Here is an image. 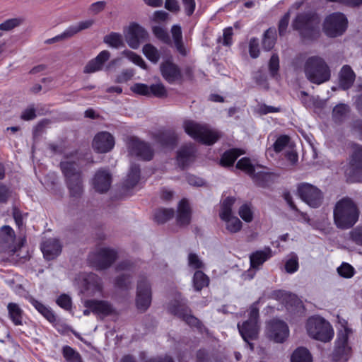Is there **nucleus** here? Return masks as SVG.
I'll return each instance as SVG.
<instances>
[{"mask_svg":"<svg viewBox=\"0 0 362 362\" xmlns=\"http://www.w3.org/2000/svg\"><path fill=\"white\" fill-rule=\"evenodd\" d=\"M334 221L339 229H349L358 221L360 211L357 204L349 197L339 200L334 208Z\"/></svg>","mask_w":362,"mask_h":362,"instance_id":"1","label":"nucleus"},{"mask_svg":"<svg viewBox=\"0 0 362 362\" xmlns=\"http://www.w3.org/2000/svg\"><path fill=\"white\" fill-rule=\"evenodd\" d=\"M319 16L311 12L298 13L292 22L293 30L298 32L303 39L313 40L320 35Z\"/></svg>","mask_w":362,"mask_h":362,"instance_id":"2","label":"nucleus"},{"mask_svg":"<svg viewBox=\"0 0 362 362\" xmlns=\"http://www.w3.org/2000/svg\"><path fill=\"white\" fill-rule=\"evenodd\" d=\"M304 71L308 79L316 84H321L329 80L331 72L326 62L320 57H309L304 66Z\"/></svg>","mask_w":362,"mask_h":362,"instance_id":"3","label":"nucleus"},{"mask_svg":"<svg viewBox=\"0 0 362 362\" xmlns=\"http://www.w3.org/2000/svg\"><path fill=\"white\" fill-rule=\"evenodd\" d=\"M258 301L252 303L250 307L249 318L241 325L238 324L239 332L245 341H246L250 349H253V344L250 341L257 338L259 334V309L257 308Z\"/></svg>","mask_w":362,"mask_h":362,"instance_id":"4","label":"nucleus"},{"mask_svg":"<svg viewBox=\"0 0 362 362\" xmlns=\"http://www.w3.org/2000/svg\"><path fill=\"white\" fill-rule=\"evenodd\" d=\"M184 128L192 138L206 145L214 144L220 137L218 132L192 120L185 121Z\"/></svg>","mask_w":362,"mask_h":362,"instance_id":"5","label":"nucleus"},{"mask_svg":"<svg viewBox=\"0 0 362 362\" xmlns=\"http://www.w3.org/2000/svg\"><path fill=\"white\" fill-rule=\"evenodd\" d=\"M306 328L311 337L324 342L329 341L334 336V331L330 324L320 317H310L308 320Z\"/></svg>","mask_w":362,"mask_h":362,"instance_id":"6","label":"nucleus"},{"mask_svg":"<svg viewBox=\"0 0 362 362\" xmlns=\"http://www.w3.org/2000/svg\"><path fill=\"white\" fill-rule=\"evenodd\" d=\"M351 329L343 327L337 332L334 349L332 354L334 362H346L351 356V347L349 344V337Z\"/></svg>","mask_w":362,"mask_h":362,"instance_id":"7","label":"nucleus"},{"mask_svg":"<svg viewBox=\"0 0 362 362\" xmlns=\"http://www.w3.org/2000/svg\"><path fill=\"white\" fill-rule=\"evenodd\" d=\"M117 257V252L109 247H100L90 253L88 262L98 270H103L110 267Z\"/></svg>","mask_w":362,"mask_h":362,"instance_id":"8","label":"nucleus"},{"mask_svg":"<svg viewBox=\"0 0 362 362\" xmlns=\"http://www.w3.org/2000/svg\"><path fill=\"white\" fill-rule=\"evenodd\" d=\"M169 310L170 313L185 321L189 326L202 328L201 321L191 314L192 310L185 301L174 300L169 305Z\"/></svg>","mask_w":362,"mask_h":362,"instance_id":"9","label":"nucleus"},{"mask_svg":"<svg viewBox=\"0 0 362 362\" xmlns=\"http://www.w3.org/2000/svg\"><path fill=\"white\" fill-rule=\"evenodd\" d=\"M347 26V19L341 13H334L328 16L323 24L325 33L332 37L342 35Z\"/></svg>","mask_w":362,"mask_h":362,"instance_id":"10","label":"nucleus"},{"mask_svg":"<svg viewBox=\"0 0 362 362\" xmlns=\"http://www.w3.org/2000/svg\"><path fill=\"white\" fill-rule=\"evenodd\" d=\"M297 191L300 198L310 207L317 208L322 204L323 194L317 187L303 182L298 185Z\"/></svg>","mask_w":362,"mask_h":362,"instance_id":"11","label":"nucleus"},{"mask_svg":"<svg viewBox=\"0 0 362 362\" xmlns=\"http://www.w3.org/2000/svg\"><path fill=\"white\" fill-rule=\"evenodd\" d=\"M151 286L146 276L139 278L136 288V305L141 311H146L151 303Z\"/></svg>","mask_w":362,"mask_h":362,"instance_id":"12","label":"nucleus"},{"mask_svg":"<svg viewBox=\"0 0 362 362\" xmlns=\"http://www.w3.org/2000/svg\"><path fill=\"white\" fill-rule=\"evenodd\" d=\"M127 147L131 154L144 160H151L153 157L154 151L150 144L136 137L132 136L128 139Z\"/></svg>","mask_w":362,"mask_h":362,"instance_id":"13","label":"nucleus"},{"mask_svg":"<svg viewBox=\"0 0 362 362\" xmlns=\"http://www.w3.org/2000/svg\"><path fill=\"white\" fill-rule=\"evenodd\" d=\"M272 296L274 298L281 301L286 310L291 313H300L303 309L302 301L295 294L279 290L274 291Z\"/></svg>","mask_w":362,"mask_h":362,"instance_id":"14","label":"nucleus"},{"mask_svg":"<svg viewBox=\"0 0 362 362\" xmlns=\"http://www.w3.org/2000/svg\"><path fill=\"white\" fill-rule=\"evenodd\" d=\"M267 329L268 337L277 343L284 341L289 334L286 323L278 319L271 320L268 323Z\"/></svg>","mask_w":362,"mask_h":362,"instance_id":"15","label":"nucleus"},{"mask_svg":"<svg viewBox=\"0 0 362 362\" xmlns=\"http://www.w3.org/2000/svg\"><path fill=\"white\" fill-rule=\"evenodd\" d=\"M0 238L2 239L6 244H8L7 248L4 249L2 246H0V250L11 257L15 255L16 252L22 247L25 240H22L18 245H14V240L16 239V234L14 230L9 226H4L0 229Z\"/></svg>","mask_w":362,"mask_h":362,"instance_id":"16","label":"nucleus"},{"mask_svg":"<svg viewBox=\"0 0 362 362\" xmlns=\"http://www.w3.org/2000/svg\"><path fill=\"white\" fill-rule=\"evenodd\" d=\"M148 37L147 31L136 23L129 25L125 35V39L128 45L132 49H137L140 44L146 41Z\"/></svg>","mask_w":362,"mask_h":362,"instance_id":"17","label":"nucleus"},{"mask_svg":"<svg viewBox=\"0 0 362 362\" xmlns=\"http://www.w3.org/2000/svg\"><path fill=\"white\" fill-rule=\"evenodd\" d=\"M133 264L129 261H123L117 266V271H124V272L119 275L115 279V286L122 290H128L131 288L132 283Z\"/></svg>","mask_w":362,"mask_h":362,"instance_id":"18","label":"nucleus"},{"mask_svg":"<svg viewBox=\"0 0 362 362\" xmlns=\"http://www.w3.org/2000/svg\"><path fill=\"white\" fill-rule=\"evenodd\" d=\"M160 69L162 76L169 83L172 84L182 80V74L180 67L172 60L167 59L163 62L160 65Z\"/></svg>","mask_w":362,"mask_h":362,"instance_id":"19","label":"nucleus"},{"mask_svg":"<svg viewBox=\"0 0 362 362\" xmlns=\"http://www.w3.org/2000/svg\"><path fill=\"white\" fill-rule=\"evenodd\" d=\"M112 175L108 170L100 168L94 175L92 179L93 189L98 193L107 192L110 188Z\"/></svg>","mask_w":362,"mask_h":362,"instance_id":"20","label":"nucleus"},{"mask_svg":"<svg viewBox=\"0 0 362 362\" xmlns=\"http://www.w3.org/2000/svg\"><path fill=\"white\" fill-rule=\"evenodd\" d=\"M196 151L195 146L192 144L182 146L177 152L178 166L184 170L192 164L196 158Z\"/></svg>","mask_w":362,"mask_h":362,"instance_id":"21","label":"nucleus"},{"mask_svg":"<svg viewBox=\"0 0 362 362\" xmlns=\"http://www.w3.org/2000/svg\"><path fill=\"white\" fill-rule=\"evenodd\" d=\"M115 146L113 136L107 132L98 133L93 141V148L98 153H107Z\"/></svg>","mask_w":362,"mask_h":362,"instance_id":"22","label":"nucleus"},{"mask_svg":"<svg viewBox=\"0 0 362 362\" xmlns=\"http://www.w3.org/2000/svg\"><path fill=\"white\" fill-rule=\"evenodd\" d=\"M62 246L59 240L49 238L44 241L41 245V250L45 258L52 260L59 256L62 252Z\"/></svg>","mask_w":362,"mask_h":362,"instance_id":"23","label":"nucleus"},{"mask_svg":"<svg viewBox=\"0 0 362 362\" xmlns=\"http://www.w3.org/2000/svg\"><path fill=\"white\" fill-rule=\"evenodd\" d=\"M110 52L108 50L100 52L95 58L90 60L85 66L83 72L91 74L102 70L104 64L109 60Z\"/></svg>","mask_w":362,"mask_h":362,"instance_id":"24","label":"nucleus"},{"mask_svg":"<svg viewBox=\"0 0 362 362\" xmlns=\"http://www.w3.org/2000/svg\"><path fill=\"white\" fill-rule=\"evenodd\" d=\"M154 139L163 147L173 148L177 145L178 136L173 129H169L155 134Z\"/></svg>","mask_w":362,"mask_h":362,"instance_id":"25","label":"nucleus"},{"mask_svg":"<svg viewBox=\"0 0 362 362\" xmlns=\"http://www.w3.org/2000/svg\"><path fill=\"white\" fill-rule=\"evenodd\" d=\"M85 306L98 315L107 316L114 311L112 305L105 300H88L85 302Z\"/></svg>","mask_w":362,"mask_h":362,"instance_id":"26","label":"nucleus"},{"mask_svg":"<svg viewBox=\"0 0 362 362\" xmlns=\"http://www.w3.org/2000/svg\"><path fill=\"white\" fill-rule=\"evenodd\" d=\"M60 169L65 177V181L83 177L80 165L74 161H62Z\"/></svg>","mask_w":362,"mask_h":362,"instance_id":"27","label":"nucleus"},{"mask_svg":"<svg viewBox=\"0 0 362 362\" xmlns=\"http://www.w3.org/2000/svg\"><path fill=\"white\" fill-rule=\"evenodd\" d=\"M272 257V250L269 247L262 250H257L250 255V266L252 269H259V267Z\"/></svg>","mask_w":362,"mask_h":362,"instance_id":"28","label":"nucleus"},{"mask_svg":"<svg viewBox=\"0 0 362 362\" xmlns=\"http://www.w3.org/2000/svg\"><path fill=\"white\" fill-rule=\"evenodd\" d=\"M356 75L351 67L349 65H344L340 70L339 74V85L343 90L350 88L354 81Z\"/></svg>","mask_w":362,"mask_h":362,"instance_id":"29","label":"nucleus"},{"mask_svg":"<svg viewBox=\"0 0 362 362\" xmlns=\"http://www.w3.org/2000/svg\"><path fill=\"white\" fill-rule=\"evenodd\" d=\"M191 219V210L186 199H182L178 205L177 222L180 226H187Z\"/></svg>","mask_w":362,"mask_h":362,"instance_id":"30","label":"nucleus"},{"mask_svg":"<svg viewBox=\"0 0 362 362\" xmlns=\"http://www.w3.org/2000/svg\"><path fill=\"white\" fill-rule=\"evenodd\" d=\"M141 177V170L139 165H131L127 178L124 181L123 186L129 189L134 187L139 182Z\"/></svg>","mask_w":362,"mask_h":362,"instance_id":"31","label":"nucleus"},{"mask_svg":"<svg viewBox=\"0 0 362 362\" xmlns=\"http://www.w3.org/2000/svg\"><path fill=\"white\" fill-rule=\"evenodd\" d=\"M8 317L16 326L23 325V310L16 303H9L7 305Z\"/></svg>","mask_w":362,"mask_h":362,"instance_id":"32","label":"nucleus"},{"mask_svg":"<svg viewBox=\"0 0 362 362\" xmlns=\"http://www.w3.org/2000/svg\"><path fill=\"white\" fill-rule=\"evenodd\" d=\"M70 196L74 198H80L83 193V177L74 179H69L66 181Z\"/></svg>","mask_w":362,"mask_h":362,"instance_id":"33","label":"nucleus"},{"mask_svg":"<svg viewBox=\"0 0 362 362\" xmlns=\"http://www.w3.org/2000/svg\"><path fill=\"white\" fill-rule=\"evenodd\" d=\"M171 33L173 42L177 51L182 56L187 55V50L182 41V34L181 27L174 25L171 28Z\"/></svg>","mask_w":362,"mask_h":362,"instance_id":"34","label":"nucleus"},{"mask_svg":"<svg viewBox=\"0 0 362 362\" xmlns=\"http://www.w3.org/2000/svg\"><path fill=\"white\" fill-rule=\"evenodd\" d=\"M349 107L344 103L337 105L332 110V119L337 124L342 123L348 117Z\"/></svg>","mask_w":362,"mask_h":362,"instance_id":"35","label":"nucleus"},{"mask_svg":"<svg viewBox=\"0 0 362 362\" xmlns=\"http://www.w3.org/2000/svg\"><path fill=\"white\" fill-rule=\"evenodd\" d=\"M243 153V151L238 148L226 151L222 155L220 163L223 166H232L236 159Z\"/></svg>","mask_w":362,"mask_h":362,"instance_id":"36","label":"nucleus"},{"mask_svg":"<svg viewBox=\"0 0 362 362\" xmlns=\"http://www.w3.org/2000/svg\"><path fill=\"white\" fill-rule=\"evenodd\" d=\"M30 303L49 322H55L56 316L49 308L34 298L30 300Z\"/></svg>","mask_w":362,"mask_h":362,"instance_id":"37","label":"nucleus"},{"mask_svg":"<svg viewBox=\"0 0 362 362\" xmlns=\"http://www.w3.org/2000/svg\"><path fill=\"white\" fill-rule=\"evenodd\" d=\"M350 165L355 170H362V146L354 144L353 153L349 162Z\"/></svg>","mask_w":362,"mask_h":362,"instance_id":"38","label":"nucleus"},{"mask_svg":"<svg viewBox=\"0 0 362 362\" xmlns=\"http://www.w3.org/2000/svg\"><path fill=\"white\" fill-rule=\"evenodd\" d=\"M291 362H313V358L306 348L298 347L293 352Z\"/></svg>","mask_w":362,"mask_h":362,"instance_id":"39","label":"nucleus"},{"mask_svg":"<svg viewBox=\"0 0 362 362\" xmlns=\"http://www.w3.org/2000/svg\"><path fill=\"white\" fill-rule=\"evenodd\" d=\"M103 42L113 48H119L124 46L122 35L120 33L112 32L103 38Z\"/></svg>","mask_w":362,"mask_h":362,"instance_id":"40","label":"nucleus"},{"mask_svg":"<svg viewBox=\"0 0 362 362\" xmlns=\"http://www.w3.org/2000/svg\"><path fill=\"white\" fill-rule=\"evenodd\" d=\"M209 284V277L202 271H196L193 276V286L194 290L200 291Z\"/></svg>","mask_w":362,"mask_h":362,"instance_id":"41","label":"nucleus"},{"mask_svg":"<svg viewBox=\"0 0 362 362\" xmlns=\"http://www.w3.org/2000/svg\"><path fill=\"white\" fill-rule=\"evenodd\" d=\"M276 42V30L275 29L269 28L264 34L262 40V47L266 51L272 49Z\"/></svg>","mask_w":362,"mask_h":362,"instance_id":"42","label":"nucleus"},{"mask_svg":"<svg viewBox=\"0 0 362 362\" xmlns=\"http://www.w3.org/2000/svg\"><path fill=\"white\" fill-rule=\"evenodd\" d=\"M174 210L172 209H159L154 213V221L158 223H164L174 216Z\"/></svg>","mask_w":362,"mask_h":362,"instance_id":"43","label":"nucleus"},{"mask_svg":"<svg viewBox=\"0 0 362 362\" xmlns=\"http://www.w3.org/2000/svg\"><path fill=\"white\" fill-rule=\"evenodd\" d=\"M235 199L232 197H228L226 198L222 204L221 209L219 214L220 218L221 219H227L228 216H230L232 214V206L235 203Z\"/></svg>","mask_w":362,"mask_h":362,"instance_id":"44","label":"nucleus"},{"mask_svg":"<svg viewBox=\"0 0 362 362\" xmlns=\"http://www.w3.org/2000/svg\"><path fill=\"white\" fill-rule=\"evenodd\" d=\"M143 53L152 63L156 64L160 59L159 51L151 44H146L143 47Z\"/></svg>","mask_w":362,"mask_h":362,"instance_id":"45","label":"nucleus"},{"mask_svg":"<svg viewBox=\"0 0 362 362\" xmlns=\"http://www.w3.org/2000/svg\"><path fill=\"white\" fill-rule=\"evenodd\" d=\"M236 168L243 170L253 178L255 177V166L252 164L250 158H248L245 157L240 159L236 163Z\"/></svg>","mask_w":362,"mask_h":362,"instance_id":"46","label":"nucleus"},{"mask_svg":"<svg viewBox=\"0 0 362 362\" xmlns=\"http://www.w3.org/2000/svg\"><path fill=\"white\" fill-rule=\"evenodd\" d=\"M87 288H92L94 291H100L102 290L101 279L96 274L90 273L85 279Z\"/></svg>","mask_w":362,"mask_h":362,"instance_id":"47","label":"nucleus"},{"mask_svg":"<svg viewBox=\"0 0 362 362\" xmlns=\"http://www.w3.org/2000/svg\"><path fill=\"white\" fill-rule=\"evenodd\" d=\"M95 21L92 19L86 20L83 21H80L77 24L72 25L67 28L71 37H73L74 35L78 33L90 28L93 24Z\"/></svg>","mask_w":362,"mask_h":362,"instance_id":"48","label":"nucleus"},{"mask_svg":"<svg viewBox=\"0 0 362 362\" xmlns=\"http://www.w3.org/2000/svg\"><path fill=\"white\" fill-rule=\"evenodd\" d=\"M168 95V92L161 83L149 86V97L154 96L158 98H164Z\"/></svg>","mask_w":362,"mask_h":362,"instance_id":"49","label":"nucleus"},{"mask_svg":"<svg viewBox=\"0 0 362 362\" xmlns=\"http://www.w3.org/2000/svg\"><path fill=\"white\" fill-rule=\"evenodd\" d=\"M63 356L68 362H81V357L78 352L69 346H65L62 349Z\"/></svg>","mask_w":362,"mask_h":362,"instance_id":"50","label":"nucleus"},{"mask_svg":"<svg viewBox=\"0 0 362 362\" xmlns=\"http://www.w3.org/2000/svg\"><path fill=\"white\" fill-rule=\"evenodd\" d=\"M222 220L226 222V228L232 233H237L242 228V222L237 217L230 216L227 219Z\"/></svg>","mask_w":362,"mask_h":362,"instance_id":"51","label":"nucleus"},{"mask_svg":"<svg viewBox=\"0 0 362 362\" xmlns=\"http://www.w3.org/2000/svg\"><path fill=\"white\" fill-rule=\"evenodd\" d=\"M122 54L127 59H129L131 62H132L134 64H136L137 66H140L144 69H146V64L144 60L142 59L141 56L138 55L135 52L126 49L124 50Z\"/></svg>","mask_w":362,"mask_h":362,"instance_id":"52","label":"nucleus"},{"mask_svg":"<svg viewBox=\"0 0 362 362\" xmlns=\"http://www.w3.org/2000/svg\"><path fill=\"white\" fill-rule=\"evenodd\" d=\"M153 33L155 36L162 41L163 42L170 45L171 39L167 30L160 26H154L153 28Z\"/></svg>","mask_w":362,"mask_h":362,"instance_id":"53","label":"nucleus"},{"mask_svg":"<svg viewBox=\"0 0 362 362\" xmlns=\"http://www.w3.org/2000/svg\"><path fill=\"white\" fill-rule=\"evenodd\" d=\"M238 214L242 219L247 223L251 222L253 219V212L250 204H243L239 209Z\"/></svg>","mask_w":362,"mask_h":362,"instance_id":"54","label":"nucleus"},{"mask_svg":"<svg viewBox=\"0 0 362 362\" xmlns=\"http://www.w3.org/2000/svg\"><path fill=\"white\" fill-rule=\"evenodd\" d=\"M107 3L105 1H98L91 4L88 8V13L91 16L98 15L105 10Z\"/></svg>","mask_w":362,"mask_h":362,"instance_id":"55","label":"nucleus"},{"mask_svg":"<svg viewBox=\"0 0 362 362\" xmlns=\"http://www.w3.org/2000/svg\"><path fill=\"white\" fill-rule=\"evenodd\" d=\"M279 69V59L276 54H273L269 62V70L270 75L272 77H276L278 75Z\"/></svg>","mask_w":362,"mask_h":362,"instance_id":"56","label":"nucleus"},{"mask_svg":"<svg viewBox=\"0 0 362 362\" xmlns=\"http://www.w3.org/2000/svg\"><path fill=\"white\" fill-rule=\"evenodd\" d=\"M338 274L344 278H351L354 274V267L348 263H342L340 267L337 268Z\"/></svg>","mask_w":362,"mask_h":362,"instance_id":"57","label":"nucleus"},{"mask_svg":"<svg viewBox=\"0 0 362 362\" xmlns=\"http://www.w3.org/2000/svg\"><path fill=\"white\" fill-rule=\"evenodd\" d=\"M22 21L19 18H11L0 24V31H10L21 25Z\"/></svg>","mask_w":362,"mask_h":362,"instance_id":"58","label":"nucleus"},{"mask_svg":"<svg viewBox=\"0 0 362 362\" xmlns=\"http://www.w3.org/2000/svg\"><path fill=\"white\" fill-rule=\"evenodd\" d=\"M290 138L286 135H281L277 138L273 144L274 150L276 153H280L288 145Z\"/></svg>","mask_w":362,"mask_h":362,"instance_id":"59","label":"nucleus"},{"mask_svg":"<svg viewBox=\"0 0 362 362\" xmlns=\"http://www.w3.org/2000/svg\"><path fill=\"white\" fill-rule=\"evenodd\" d=\"M130 89L137 95L149 97V86L146 84L136 83L132 86Z\"/></svg>","mask_w":362,"mask_h":362,"instance_id":"60","label":"nucleus"},{"mask_svg":"<svg viewBox=\"0 0 362 362\" xmlns=\"http://www.w3.org/2000/svg\"><path fill=\"white\" fill-rule=\"evenodd\" d=\"M56 303L59 307L66 310H69L71 309V298L66 294L60 295L57 298Z\"/></svg>","mask_w":362,"mask_h":362,"instance_id":"61","label":"nucleus"},{"mask_svg":"<svg viewBox=\"0 0 362 362\" xmlns=\"http://www.w3.org/2000/svg\"><path fill=\"white\" fill-rule=\"evenodd\" d=\"M298 259L296 255H293L286 262L285 269L288 273H294L298 269Z\"/></svg>","mask_w":362,"mask_h":362,"instance_id":"62","label":"nucleus"},{"mask_svg":"<svg viewBox=\"0 0 362 362\" xmlns=\"http://www.w3.org/2000/svg\"><path fill=\"white\" fill-rule=\"evenodd\" d=\"M134 75L133 69H127L122 70V71L117 76L115 82L119 83H123L129 81Z\"/></svg>","mask_w":362,"mask_h":362,"instance_id":"63","label":"nucleus"},{"mask_svg":"<svg viewBox=\"0 0 362 362\" xmlns=\"http://www.w3.org/2000/svg\"><path fill=\"white\" fill-rule=\"evenodd\" d=\"M350 239L358 245L362 246V226H357L349 233Z\"/></svg>","mask_w":362,"mask_h":362,"instance_id":"64","label":"nucleus"}]
</instances>
